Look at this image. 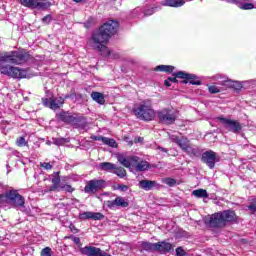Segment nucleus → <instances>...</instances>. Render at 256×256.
<instances>
[{
	"mask_svg": "<svg viewBox=\"0 0 256 256\" xmlns=\"http://www.w3.org/2000/svg\"><path fill=\"white\" fill-rule=\"evenodd\" d=\"M29 61V54L23 51L0 53V73L13 79H25L27 71L12 65H23Z\"/></svg>",
	"mask_w": 256,
	"mask_h": 256,
	"instance_id": "1",
	"label": "nucleus"
},
{
	"mask_svg": "<svg viewBox=\"0 0 256 256\" xmlns=\"http://www.w3.org/2000/svg\"><path fill=\"white\" fill-rule=\"evenodd\" d=\"M119 28V23L114 20H109L104 23L98 31L92 34L90 45L96 51H100L103 57H113V59H119V54L114 53L113 51H109L107 49V43L109 39H111V35H115L117 33V29Z\"/></svg>",
	"mask_w": 256,
	"mask_h": 256,
	"instance_id": "2",
	"label": "nucleus"
},
{
	"mask_svg": "<svg viewBox=\"0 0 256 256\" xmlns=\"http://www.w3.org/2000/svg\"><path fill=\"white\" fill-rule=\"evenodd\" d=\"M4 203H8L14 209H19L22 213L29 212L25 207V197L15 189L8 190L5 194L0 195V205H4Z\"/></svg>",
	"mask_w": 256,
	"mask_h": 256,
	"instance_id": "3",
	"label": "nucleus"
},
{
	"mask_svg": "<svg viewBox=\"0 0 256 256\" xmlns=\"http://www.w3.org/2000/svg\"><path fill=\"white\" fill-rule=\"evenodd\" d=\"M235 211L224 210L222 212H217L211 216H206L204 221L209 227H225V223L235 221Z\"/></svg>",
	"mask_w": 256,
	"mask_h": 256,
	"instance_id": "4",
	"label": "nucleus"
},
{
	"mask_svg": "<svg viewBox=\"0 0 256 256\" xmlns=\"http://www.w3.org/2000/svg\"><path fill=\"white\" fill-rule=\"evenodd\" d=\"M133 113L140 121H153L155 119L153 102L149 99L142 101L137 108L133 109Z\"/></svg>",
	"mask_w": 256,
	"mask_h": 256,
	"instance_id": "5",
	"label": "nucleus"
},
{
	"mask_svg": "<svg viewBox=\"0 0 256 256\" xmlns=\"http://www.w3.org/2000/svg\"><path fill=\"white\" fill-rule=\"evenodd\" d=\"M19 3L23 7L28 9H37L38 11H47L51 7V2L49 0H19Z\"/></svg>",
	"mask_w": 256,
	"mask_h": 256,
	"instance_id": "6",
	"label": "nucleus"
},
{
	"mask_svg": "<svg viewBox=\"0 0 256 256\" xmlns=\"http://www.w3.org/2000/svg\"><path fill=\"white\" fill-rule=\"evenodd\" d=\"M220 123H222L224 129H227V131H230L231 133H240L241 129H243V125L239 123L237 120H232L228 118L219 117L218 118Z\"/></svg>",
	"mask_w": 256,
	"mask_h": 256,
	"instance_id": "7",
	"label": "nucleus"
},
{
	"mask_svg": "<svg viewBox=\"0 0 256 256\" xmlns=\"http://www.w3.org/2000/svg\"><path fill=\"white\" fill-rule=\"evenodd\" d=\"M158 119L161 123H165L166 125H172V123H175L177 115L173 110L169 108H164L158 112Z\"/></svg>",
	"mask_w": 256,
	"mask_h": 256,
	"instance_id": "8",
	"label": "nucleus"
},
{
	"mask_svg": "<svg viewBox=\"0 0 256 256\" xmlns=\"http://www.w3.org/2000/svg\"><path fill=\"white\" fill-rule=\"evenodd\" d=\"M105 187V180H90L87 182L84 191L85 193H97V191H100V189H103Z\"/></svg>",
	"mask_w": 256,
	"mask_h": 256,
	"instance_id": "9",
	"label": "nucleus"
},
{
	"mask_svg": "<svg viewBox=\"0 0 256 256\" xmlns=\"http://www.w3.org/2000/svg\"><path fill=\"white\" fill-rule=\"evenodd\" d=\"M106 205L109 209H125L129 207V202L124 197L118 196L114 200L106 201Z\"/></svg>",
	"mask_w": 256,
	"mask_h": 256,
	"instance_id": "10",
	"label": "nucleus"
},
{
	"mask_svg": "<svg viewBox=\"0 0 256 256\" xmlns=\"http://www.w3.org/2000/svg\"><path fill=\"white\" fill-rule=\"evenodd\" d=\"M176 74L178 79H185L182 83H190V85H201V80H198L197 75L189 74L183 71H179Z\"/></svg>",
	"mask_w": 256,
	"mask_h": 256,
	"instance_id": "11",
	"label": "nucleus"
},
{
	"mask_svg": "<svg viewBox=\"0 0 256 256\" xmlns=\"http://www.w3.org/2000/svg\"><path fill=\"white\" fill-rule=\"evenodd\" d=\"M202 161L203 163H206L210 169H213L215 167V163L219 161V158H217V153L209 150L202 154Z\"/></svg>",
	"mask_w": 256,
	"mask_h": 256,
	"instance_id": "12",
	"label": "nucleus"
},
{
	"mask_svg": "<svg viewBox=\"0 0 256 256\" xmlns=\"http://www.w3.org/2000/svg\"><path fill=\"white\" fill-rule=\"evenodd\" d=\"M42 103H43V105H45V107H49L53 111H57V109H59L61 107V105H63V103H65V99H63L61 97L58 99L45 98V99H42Z\"/></svg>",
	"mask_w": 256,
	"mask_h": 256,
	"instance_id": "13",
	"label": "nucleus"
},
{
	"mask_svg": "<svg viewBox=\"0 0 256 256\" xmlns=\"http://www.w3.org/2000/svg\"><path fill=\"white\" fill-rule=\"evenodd\" d=\"M79 219L81 221H87V219H92L93 221H101L105 219V216L100 212H83L79 214Z\"/></svg>",
	"mask_w": 256,
	"mask_h": 256,
	"instance_id": "14",
	"label": "nucleus"
},
{
	"mask_svg": "<svg viewBox=\"0 0 256 256\" xmlns=\"http://www.w3.org/2000/svg\"><path fill=\"white\" fill-rule=\"evenodd\" d=\"M173 249V244L167 241H160L156 243V252L161 253V255H167V253H170Z\"/></svg>",
	"mask_w": 256,
	"mask_h": 256,
	"instance_id": "15",
	"label": "nucleus"
},
{
	"mask_svg": "<svg viewBox=\"0 0 256 256\" xmlns=\"http://www.w3.org/2000/svg\"><path fill=\"white\" fill-rule=\"evenodd\" d=\"M170 140L172 143H176V145H178V147H180V149H182V151L190 143L189 139H187V137H185V136L170 135Z\"/></svg>",
	"mask_w": 256,
	"mask_h": 256,
	"instance_id": "16",
	"label": "nucleus"
},
{
	"mask_svg": "<svg viewBox=\"0 0 256 256\" xmlns=\"http://www.w3.org/2000/svg\"><path fill=\"white\" fill-rule=\"evenodd\" d=\"M70 125L75 127V129H85V127H87V120L83 116L74 115Z\"/></svg>",
	"mask_w": 256,
	"mask_h": 256,
	"instance_id": "17",
	"label": "nucleus"
},
{
	"mask_svg": "<svg viewBox=\"0 0 256 256\" xmlns=\"http://www.w3.org/2000/svg\"><path fill=\"white\" fill-rule=\"evenodd\" d=\"M117 159L120 165H123V167H126L127 169H133V166L135 165V156H130L127 158L123 155H118Z\"/></svg>",
	"mask_w": 256,
	"mask_h": 256,
	"instance_id": "18",
	"label": "nucleus"
},
{
	"mask_svg": "<svg viewBox=\"0 0 256 256\" xmlns=\"http://www.w3.org/2000/svg\"><path fill=\"white\" fill-rule=\"evenodd\" d=\"M138 185L140 189H143L144 191H152V189L158 187L157 181L153 180H141Z\"/></svg>",
	"mask_w": 256,
	"mask_h": 256,
	"instance_id": "19",
	"label": "nucleus"
},
{
	"mask_svg": "<svg viewBox=\"0 0 256 256\" xmlns=\"http://www.w3.org/2000/svg\"><path fill=\"white\" fill-rule=\"evenodd\" d=\"M149 167V162L147 161H140L139 157L135 156L134 158V166L132 169H135V171H147Z\"/></svg>",
	"mask_w": 256,
	"mask_h": 256,
	"instance_id": "20",
	"label": "nucleus"
},
{
	"mask_svg": "<svg viewBox=\"0 0 256 256\" xmlns=\"http://www.w3.org/2000/svg\"><path fill=\"white\" fill-rule=\"evenodd\" d=\"M182 151H184V153H186L190 157H197L200 153L199 148L197 146L191 145L190 142L187 144V146L184 147Z\"/></svg>",
	"mask_w": 256,
	"mask_h": 256,
	"instance_id": "21",
	"label": "nucleus"
},
{
	"mask_svg": "<svg viewBox=\"0 0 256 256\" xmlns=\"http://www.w3.org/2000/svg\"><path fill=\"white\" fill-rule=\"evenodd\" d=\"M163 7H183L185 5L184 0H164L161 2Z\"/></svg>",
	"mask_w": 256,
	"mask_h": 256,
	"instance_id": "22",
	"label": "nucleus"
},
{
	"mask_svg": "<svg viewBox=\"0 0 256 256\" xmlns=\"http://www.w3.org/2000/svg\"><path fill=\"white\" fill-rule=\"evenodd\" d=\"M140 247L143 249V251H147L148 253L157 252V243L143 241L141 242Z\"/></svg>",
	"mask_w": 256,
	"mask_h": 256,
	"instance_id": "23",
	"label": "nucleus"
},
{
	"mask_svg": "<svg viewBox=\"0 0 256 256\" xmlns=\"http://www.w3.org/2000/svg\"><path fill=\"white\" fill-rule=\"evenodd\" d=\"M100 171H107L111 173V171H115L116 165L111 162H102L99 164Z\"/></svg>",
	"mask_w": 256,
	"mask_h": 256,
	"instance_id": "24",
	"label": "nucleus"
},
{
	"mask_svg": "<svg viewBox=\"0 0 256 256\" xmlns=\"http://www.w3.org/2000/svg\"><path fill=\"white\" fill-rule=\"evenodd\" d=\"M91 98L99 105H105V96L101 92H92Z\"/></svg>",
	"mask_w": 256,
	"mask_h": 256,
	"instance_id": "25",
	"label": "nucleus"
},
{
	"mask_svg": "<svg viewBox=\"0 0 256 256\" xmlns=\"http://www.w3.org/2000/svg\"><path fill=\"white\" fill-rule=\"evenodd\" d=\"M61 178H59V172H56L54 177L52 178V187L50 191H56V189H60L61 187Z\"/></svg>",
	"mask_w": 256,
	"mask_h": 256,
	"instance_id": "26",
	"label": "nucleus"
},
{
	"mask_svg": "<svg viewBox=\"0 0 256 256\" xmlns=\"http://www.w3.org/2000/svg\"><path fill=\"white\" fill-rule=\"evenodd\" d=\"M60 120L63 121V123H67L68 125H71V121H73L74 115H71L69 112H62L60 113Z\"/></svg>",
	"mask_w": 256,
	"mask_h": 256,
	"instance_id": "27",
	"label": "nucleus"
},
{
	"mask_svg": "<svg viewBox=\"0 0 256 256\" xmlns=\"http://www.w3.org/2000/svg\"><path fill=\"white\" fill-rule=\"evenodd\" d=\"M192 195L194 197H197L198 199H207L209 197V194L207 193V190L205 189H197L192 192Z\"/></svg>",
	"mask_w": 256,
	"mask_h": 256,
	"instance_id": "28",
	"label": "nucleus"
},
{
	"mask_svg": "<svg viewBox=\"0 0 256 256\" xmlns=\"http://www.w3.org/2000/svg\"><path fill=\"white\" fill-rule=\"evenodd\" d=\"M155 71H163L164 73H173L175 67L171 65H159L155 68Z\"/></svg>",
	"mask_w": 256,
	"mask_h": 256,
	"instance_id": "29",
	"label": "nucleus"
},
{
	"mask_svg": "<svg viewBox=\"0 0 256 256\" xmlns=\"http://www.w3.org/2000/svg\"><path fill=\"white\" fill-rule=\"evenodd\" d=\"M238 9H241L242 11H251V9H255V4L242 2L241 4H238Z\"/></svg>",
	"mask_w": 256,
	"mask_h": 256,
	"instance_id": "30",
	"label": "nucleus"
},
{
	"mask_svg": "<svg viewBox=\"0 0 256 256\" xmlns=\"http://www.w3.org/2000/svg\"><path fill=\"white\" fill-rule=\"evenodd\" d=\"M113 173H114V175H117L121 179H123V177L127 176V171L125 170V168H121V167H117V166L114 169Z\"/></svg>",
	"mask_w": 256,
	"mask_h": 256,
	"instance_id": "31",
	"label": "nucleus"
},
{
	"mask_svg": "<svg viewBox=\"0 0 256 256\" xmlns=\"http://www.w3.org/2000/svg\"><path fill=\"white\" fill-rule=\"evenodd\" d=\"M16 145L17 147H27L29 145V142H27L25 137L21 136L17 138Z\"/></svg>",
	"mask_w": 256,
	"mask_h": 256,
	"instance_id": "32",
	"label": "nucleus"
},
{
	"mask_svg": "<svg viewBox=\"0 0 256 256\" xmlns=\"http://www.w3.org/2000/svg\"><path fill=\"white\" fill-rule=\"evenodd\" d=\"M58 191H66L67 193H73L75 191V188H72L69 184H60V188Z\"/></svg>",
	"mask_w": 256,
	"mask_h": 256,
	"instance_id": "33",
	"label": "nucleus"
},
{
	"mask_svg": "<svg viewBox=\"0 0 256 256\" xmlns=\"http://www.w3.org/2000/svg\"><path fill=\"white\" fill-rule=\"evenodd\" d=\"M104 145H108L109 147H117V142L115 139L104 137Z\"/></svg>",
	"mask_w": 256,
	"mask_h": 256,
	"instance_id": "34",
	"label": "nucleus"
},
{
	"mask_svg": "<svg viewBox=\"0 0 256 256\" xmlns=\"http://www.w3.org/2000/svg\"><path fill=\"white\" fill-rule=\"evenodd\" d=\"M163 183H165V185H168L169 187H175V185H177V180L173 178H165L163 180Z\"/></svg>",
	"mask_w": 256,
	"mask_h": 256,
	"instance_id": "35",
	"label": "nucleus"
},
{
	"mask_svg": "<svg viewBox=\"0 0 256 256\" xmlns=\"http://www.w3.org/2000/svg\"><path fill=\"white\" fill-rule=\"evenodd\" d=\"M171 83H177V76L174 74L173 77H169L167 80L164 81L166 87H171Z\"/></svg>",
	"mask_w": 256,
	"mask_h": 256,
	"instance_id": "36",
	"label": "nucleus"
},
{
	"mask_svg": "<svg viewBox=\"0 0 256 256\" xmlns=\"http://www.w3.org/2000/svg\"><path fill=\"white\" fill-rule=\"evenodd\" d=\"M247 207H248V211H250L251 213H256V198L253 199L250 205H248Z\"/></svg>",
	"mask_w": 256,
	"mask_h": 256,
	"instance_id": "37",
	"label": "nucleus"
},
{
	"mask_svg": "<svg viewBox=\"0 0 256 256\" xmlns=\"http://www.w3.org/2000/svg\"><path fill=\"white\" fill-rule=\"evenodd\" d=\"M209 93H212V95H215L216 93H220L221 89L219 87L212 85L208 87Z\"/></svg>",
	"mask_w": 256,
	"mask_h": 256,
	"instance_id": "38",
	"label": "nucleus"
},
{
	"mask_svg": "<svg viewBox=\"0 0 256 256\" xmlns=\"http://www.w3.org/2000/svg\"><path fill=\"white\" fill-rule=\"evenodd\" d=\"M40 167H43V169H46V171L53 169V165H51L49 162H41Z\"/></svg>",
	"mask_w": 256,
	"mask_h": 256,
	"instance_id": "39",
	"label": "nucleus"
},
{
	"mask_svg": "<svg viewBox=\"0 0 256 256\" xmlns=\"http://www.w3.org/2000/svg\"><path fill=\"white\" fill-rule=\"evenodd\" d=\"M52 20L53 17L51 15H46L44 18H42V23H44V25H49Z\"/></svg>",
	"mask_w": 256,
	"mask_h": 256,
	"instance_id": "40",
	"label": "nucleus"
},
{
	"mask_svg": "<svg viewBox=\"0 0 256 256\" xmlns=\"http://www.w3.org/2000/svg\"><path fill=\"white\" fill-rule=\"evenodd\" d=\"M216 81H219V83H227V77L221 74H216Z\"/></svg>",
	"mask_w": 256,
	"mask_h": 256,
	"instance_id": "41",
	"label": "nucleus"
},
{
	"mask_svg": "<svg viewBox=\"0 0 256 256\" xmlns=\"http://www.w3.org/2000/svg\"><path fill=\"white\" fill-rule=\"evenodd\" d=\"M41 256H51V248L45 247L44 249H42Z\"/></svg>",
	"mask_w": 256,
	"mask_h": 256,
	"instance_id": "42",
	"label": "nucleus"
},
{
	"mask_svg": "<svg viewBox=\"0 0 256 256\" xmlns=\"http://www.w3.org/2000/svg\"><path fill=\"white\" fill-rule=\"evenodd\" d=\"M176 255H177V256H185V255H187V253L185 252V250H183V248L178 247V248L176 249Z\"/></svg>",
	"mask_w": 256,
	"mask_h": 256,
	"instance_id": "43",
	"label": "nucleus"
},
{
	"mask_svg": "<svg viewBox=\"0 0 256 256\" xmlns=\"http://www.w3.org/2000/svg\"><path fill=\"white\" fill-rule=\"evenodd\" d=\"M91 139H92L93 141H102V143H103L105 137H103V136H101V135H99V136L92 135V136H91Z\"/></svg>",
	"mask_w": 256,
	"mask_h": 256,
	"instance_id": "44",
	"label": "nucleus"
},
{
	"mask_svg": "<svg viewBox=\"0 0 256 256\" xmlns=\"http://www.w3.org/2000/svg\"><path fill=\"white\" fill-rule=\"evenodd\" d=\"M54 143L55 145H58V146L65 145V139L63 138L56 139Z\"/></svg>",
	"mask_w": 256,
	"mask_h": 256,
	"instance_id": "45",
	"label": "nucleus"
},
{
	"mask_svg": "<svg viewBox=\"0 0 256 256\" xmlns=\"http://www.w3.org/2000/svg\"><path fill=\"white\" fill-rule=\"evenodd\" d=\"M153 13H155V9L151 8L146 10L144 15H146V17H149V15H153Z\"/></svg>",
	"mask_w": 256,
	"mask_h": 256,
	"instance_id": "46",
	"label": "nucleus"
},
{
	"mask_svg": "<svg viewBox=\"0 0 256 256\" xmlns=\"http://www.w3.org/2000/svg\"><path fill=\"white\" fill-rule=\"evenodd\" d=\"M230 87H233V89H241V84H239V82H232Z\"/></svg>",
	"mask_w": 256,
	"mask_h": 256,
	"instance_id": "47",
	"label": "nucleus"
},
{
	"mask_svg": "<svg viewBox=\"0 0 256 256\" xmlns=\"http://www.w3.org/2000/svg\"><path fill=\"white\" fill-rule=\"evenodd\" d=\"M230 3H233L234 5L238 6V8H239V5H241L242 2L239 0H231Z\"/></svg>",
	"mask_w": 256,
	"mask_h": 256,
	"instance_id": "48",
	"label": "nucleus"
},
{
	"mask_svg": "<svg viewBox=\"0 0 256 256\" xmlns=\"http://www.w3.org/2000/svg\"><path fill=\"white\" fill-rule=\"evenodd\" d=\"M73 242L76 244V245H79V243H81V239L79 237H74L73 238Z\"/></svg>",
	"mask_w": 256,
	"mask_h": 256,
	"instance_id": "49",
	"label": "nucleus"
},
{
	"mask_svg": "<svg viewBox=\"0 0 256 256\" xmlns=\"http://www.w3.org/2000/svg\"><path fill=\"white\" fill-rule=\"evenodd\" d=\"M70 229L71 231H73V233H77V228H75V226L71 225Z\"/></svg>",
	"mask_w": 256,
	"mask_h": 256,
	"instance_id": "50",
	"label": "nucleus"
},
{
	"mask_svg": "<svg viewBox=\"0 0 256 256\" xmlns=\"http://www.w3.org/2000/svg\"><path fill=\"white\" fill-rule=\"evenodd\" d=\"M122 191H127V186L126 185H122L119 187Z\"/></svg>",
	"mask_w": 256,
	"mask_h": 256,
	"instance_id": "51",
	"label": "nucleus"
},
{
	"mask_svg": "<svg viewBox=\"0 0 256 256\" xmlns=\"http://www.w3.org/2000/svg\"><path fill=\"white\" fill-rule=\"evenodd\" d=\"M74 3H83L84 0H72Z\"/></svg>",
	"mask_w": 256,
	"mask_h": 256,
	"instance_id": "52",
	"label": "nucleus"
},
{
	"mask_svg": "<svg viewBox=\"0 0 256 256\" xmlns=\"http://www.w3.org/2000/svg\"><path fill=\"white\" fill-rule=\"evenodd\" d=\"M160 151H163L164 153H167V149L166 148H161L159 147Z\"/></svg>",
	"mask_w": 256,
	"mask_h": 256,
	"instance_id": "53",
	"label": "nucleus"
}]
</instances>
